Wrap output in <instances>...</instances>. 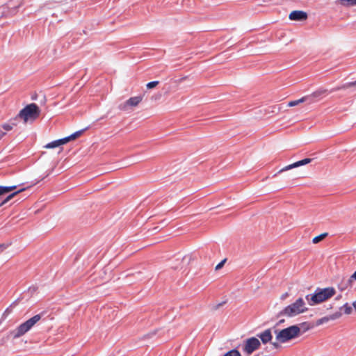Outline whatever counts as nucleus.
Returning <instances> with one entry per match:
<instances>
[{"instance_id":"7c9ffc66","label":"nucleus","mask_w":356,"mask_h":356,"mask_svg":"<svg viewBox=\"0 0 356 356\" xmlns=\"http://www.w3.org/2000/svg\"><path fill=\"white\" fill-rule=\"evenodd\" d=\"M6 133L0 131V139L5 136Z\"/></svg>"},{"instance_id":"39448f33","label":"nucleus","mask_w":356,"mask_h":356,"mask_svg":"<svg viewBox=\"0 0 356 356\" xmlns=\"http://www.w3.org/2000/svg\"><path fill=\"white\" fill-rule=\"evenodd\" d=\"M41 317L40 314L35 315L19 325L15 330L11 332L13 338L17 339L25 334L41 319Z\"/></svg>"},{"instance_id":"a211bd4d","label":"nucleus","mask_w":356,"mask_h":356,"mask_svg":"<svg viewBox=\"0 0 356 356\" xmlns=\"http://www.w3.org/2000/svg\"><path fill=\"white\" fill-rule=\"evenodd\" d=\"M23 189L22 190H19L15 193H13L12 194L9 195L1 204V205H3L4 204H6V202H8L10 200H11L15 195H17V193H19V192L22 191Z\"/></svg>"},{"instance_id":"ddd939ff","label":"nucleus","mask_w":356,"mask_h":356,"mask_svg":"<svg viewBox=\"0 0 356 356\" xmlns=\"http://www.w3.org/2000/svg\"><path fill=\"white\" fill-rule=\"evenodd\" d=\"M191 261V258L189 257H184L181 259L180 264L179 265H175L172 267L175 269H181L184 266L187 265Z\"/></svg>"},{"instance_id":"4be33fe9","label":"nucleus","mask_w":356,"mask_h":356,"mask_svg":"<svg viewBox=\"0 0 356 356\" xmlns=\"http://www.w3.org/2000/svg\"><path fill=\"white\" fill-rule=\"evenodd\" d=\"M159 81H151V82H149L147 85H146V87L148 88V89H152V88H155L158 84H159Z\"/></svg>"},{"instance_id":"bb28decb","label":"nucleus","mask_w":356,"mask_h":356,"mask_svg":"<svg viewBox=\"0 0 356 356\" xmlns=\"http://www.w3.org/2000/svg\"><path fill=\"white\" fill-rule=\"evenodd\" d=\"M353 86H356V81L346 84L345 86H343V88H348V87H350Z\"/></svg>"},{"instance_id":"9b49d317","label":"nucleus","mask_w":356,"mask_h":356,"mask_svg":"<svg viewBox=\"0 0 356 356\" xmlns=\"http://www.w3.org/2000/svg\"><path fill=\"white\" fill-rule=\"evenodd\" d=\"M311 161H312L311 159H302L301 161L295 162L293 164H291V165H289L284 167L280 172H283V171L289 170H291V169L294 168H298V167H300L301 165H304L308 164V163H309L311 162Z\"/></svg>"},{"instance_id":"1a4fd4ad","label":"nucleus","mask_w":356,"mask_h":356,"mask_svg":"<svg viewBox=\"0 0 356 356\" xmlns=\"http://www.w3.org/2000/svg\"><path fill=\"white\" fill-rule=\"evenodd\" d=\"M289 17L293 21H303L307 18V15L304 11L294 10L289 14Z\"/></svg>"},{"instance_id":"a878e982","label":"nucleus","mask_w":356,"mask_h":356,"mask_svg":"<svg viewBox=\"0 0 356 356\" xmlns=\"http://www.w3.org/2000/svg\"><path fill=\"white\" fill-rule=\"evenodd\" d=\"M280 343H281L280 342H278L277 341L275 340V341L273 342L272 343V345L275 348H278L280 346Z\"/></svg>"},{"instance_id":"b1692460","label":"nucleus","mask_w":356,"mask_h":356,"mask_svg":"<svg viewBox=\"0 0 356 356\" xmlns=\"http://www.w3.org/2000/svg\"><path fill=\"white\" fill-rule=\"evenodd\" d=\"M329 321H330V318H329V316H325V317H323V318H320V319H318V321H317V325H321V324H323V323H325L328 322Z\"/></svg>"},{"instance_id":"6e6552de","label":"nucleus","mask_w":356,"mask_h":356,"mask_svg":"<svg viewBox=\"0 0 356 356\" xmlns=\"http://www.w3.org/2000/svg\"><path fill=\"white\" fill-rule=\"evenodd\" d=\"M142 101V97L137 96L129 98L126 102L120 106L122 110H127L129 106H136Z\"/></svg>"},{"instance_id":"412c9836","label":"nucleus","mask_w":356,"mask_h":356,"mask_svg":"<svg viewBox=\"0 0 356 356\" xmlns=\"http://www.w3.org/2000/svg\"><path fill=\"white\" fill-rule=\"evenodd\" d=\"M356 280V271L349 277L347 284L352 286L354 281Z\"/></svg>"},{"instance_id":"4468645a","label":"nucleus","mask_w":356,"mask_h":356,"mask_svg":"<svg viewBox=\"0 0 356 356\" xmlns=\"http://www.w3.org/2000/svg\"><path fill=\"white\" fill-rule=\"evenodd\" d=\"M308 98H309V97L305 96V97H303L298 100L291 101L288 103V106L293 107V106H297V105L300 104V103H303V102H306Z\"/></svg>"},{"instance_id":"423d86ee","label":"nucleus","mask_w":356,"mask_h":356,"mask_svg":"<svg viewBox=\"0 0 356 356\" xmlns=\"http://www.w3.org/2000/svg\"><path fill=\"white\" fill-rule=\"evenodd\" d=\"M82 133H83V131H78L67 137L49 143L44 145V148L52 149V148H55V147H59L60 145H63L64 144H66L67 143L70 142V140H74L76 138H78L79 136H80Z\"/></svg>"},{"instance_id":"393cba45","label":"nucleus","mask_w":356,"mask_h":356,"mask_svg":"<svg viewBox=\"0 0 356 356\" xmlns=\"http://www.w3.org/2000/svg\"><path fill=\"white\" fill-rule=\"evenodd\" d=\"M225 262V260H223L221 262H220L216 266V270H219L220 268H221L222 267V266L224 265Z\"/></svg>"},{"instance_id":"cd10ccee","label":"nucleus","mask_w":356,"mask_h":356,"mask_svg":"<svg viewBox=\"0 0 356 356\" xmlns=\"http://www.w3.org/2000/svg\"><path fill=\"white\" fill-rule=\"evenodd\" d=\"M323 93V92H321V91H317V92H315L312 94V96L313 97H317L320 95H321Z\"/></svg>"},{"instance_id":"2eb2a0df","label":"nucleus","mask_w":356,"mask_h":356,"mask_svg":"<svg viewBox=\"0 0 356 356\" xmlns=\"http://www.w3.org/2000/svg\"><path fill=\"white\" fill-rule=\"evenodd\" d=\"M338 2L341 6L346 7L356 6V0H338Z\"/></svg>"},{"instance_id":"c85d7f7f","label":"nucleus","mask_w":356,"mask_h":356,"mask_svg":"<svg viewBox=\"0 0 356 356\" xmlns=\"http://www.w3.org/2000/svg\"><path fill=\"white\" fill-rule=\"evenodd\" d=\"M7 247L5 244H1L0 245V252H2L4 249H6Z\"/></svg>"},{"instance_id":"aec40b11","label":"nucleus","mask_w":356,"mask_h":356,"mask_svg":"<svg viewBox=\"0 0 356 356\" xmlns=\"http://www.w3.org/2000/svg\"><path fill=\"white\" fill-rule=\"evenodd\" d=\"M329 318L330 321L336 320L339 318L341 316V313L339 312H335L331 315H329Z\"/></svg>"},{"instance_id":"f257e3e1","label":"nucleus","mask_w":356,"mask_h":356,"mask_svg":"<svg viewBox=\"0 0 356 356\" xmlns=\"http://www.w3.org/2000/svg\"><path fill=\"white\" fill-rule=\"evenodd\" d=\"M336 293L333 287L317 289L314 294L306 296V300L312 306L319 304L332 297Z\"/></svg>"},{"instance_id":"2f4dec72","label":"nucleus","mask_w":356,"mask_h":356,"mask_svg":"<svg viewBox=\"0 0 356 356\" xmlns=\"http://www.w3.org/2000/svg\"><path fill=\"white\" fill-rule=\"evenodd\" d=\"M353 306L354 309L356 310V300L353 302Z\"/></svg>"},{"instance_id":"f3484780","label":"nucleus","mask_w":356,"mask_h":356,"mask_svg":"<svg viewBox=\"0 0 356 356\" xmlns=\"http://www.w3.org/2000/svg\"><path fill=\"white\" fill-rule=\"evenodd\" d=\"M327 235V233H323V234H320L319 236H317L316 237H314L312 240V242L314 243H318V242H320L321 241H322L326 236Z\"/></svg>"},{"instance_id":"f8f14e48","label":"nucleus","mask_w":356,"mask_h":356,"mask_svg":"<svg viewBox=\"0 0 356 356\" xmlns=\"http://www.w3.org/2000/svg\"><path fill=\"white\" fill-rule=\"evenodd\" d=\"M18 117H15L11 119L8 122L5 123L2 125V127L6 131H10L14 127L17 125Z\"/></svg>"},{"instance_id":"9d476101","label":"nucleus","mask_w":356,"mask_h":356,"mask_svg":"<svg viewBox=\"0 0 356 356\" xmlns=\"http://www.w3.org/2000/svg\"><path fill=\"white\" fill-rule=\"evenodd\" d=\"M257 337L261 339L264 344L270 342L273 339L271 330L270 329L265 330L264 332L258 334Z\"/></svg>"},{"instance_id":"dca6fc26","label":"nucleus","mask_w":356,"mask_h":356,"mask_svg":"<svg viewBox=\"0 0 356 356\" xmlns=\"http://www.w3.org/2000/svg\"><path fill=\"white\" fill-rule=\"evenodd\" d=\"M16 188L15 186H0V195L10 193Z\"/></svg>"},{"instance_id":"c756f323","label":"nucleus","mask_w":356,"mask_h":356,"mask_svg":"<svg viewBox=\"0 0 356 356\" xmlns=\"http://www.w3.org/2000/svg\"><path fill=\"white\" fill-rule=\"evenodd\" d=\"M289 294L288 293H285L281 296V299L284 300L286 297H288Z\"/></svg>"},{"instance_id":"5701e85b","label":"nucleus","mask_w":356,"mask_h":356,"mask_svg":"<svg viewBox=\"0 0 356 356\" xmlns=\"http://www.w3.org/2000/svg\"><path fill=\"white\" fill-rule=\"evenodd\" d=\"M343 308L344 309V312L346 314H350L351 312H352V307L348 305V303L345 304L343 306Z\"/></svg>"},{"instance_id":"6ab92c4d","label":"nucleus","mask_w":356,"mask_h":356,"mask_svg":"<svg viewBox=\"0 0 356 356\" xmlns=\"http://www.w3.org/2000/svg\"><path fill=\"white\" fill-rule=\"evenodd\" d=\"M223 356H241V355L238 350H232L226 353Z\"/></svg>"},{"instance_id":"7ed1b4c3","label":"nucleus","mask_w":356,"mask_h":356,"mask_svg":"<svg viewBox=\"0 0 356 356\" xmlns=\"http://www.w3.org/2000/svg\"><path fill=\"white\" fill-rule=\"evenodd\" d=\"M40 111L39 107L34 103L30 104L22 109L16 116L18 120L21 119L24 123L33 122L40 115Z\"/></svg>"},{"instance_id":"0eeeda50","label":"nucleus","mask_w":356,"mask_h":356,"mask_svg":"<svg viewBox=\"0 0 356 356\" xmlns=\"http://www.w3.org/2000/svg\"><path fill=\"white\" fill-rule=\"evenodd\" d=\"M261 345L260 341L256 337H251L245 341L243 351L248 355L252 354L254 350H257Z\"/></svg>"},{"instance_id":"f03ea898","label":"nucleus","mask_w":356,"mask_h":356,"mask_svg":"<svg viewBox=\"0 0 356 356\" xmlns=\"http://www.w3.org/2000/svg\"><path fill=\"white\" fill-rule=\"evenodd\" d=\"M308 308L303 298H299L294 302L284 307L280 313V315L287 317H294L307 312Z\"/></svg>"},{"instance_id":"20e7f679","label":"nucleus","mask_w":356,"mask_h":356,"mask_svg":"<svg viewBox=\"0 0 356 356\" xmlns=\"http://www.w3.org/2000/svg\"><path fill=\"white\" fill-rule=\"evenodd\" d=\"M300 332L298 325H291L282 330H275V339L280 343H286L297 337Z\"/></svg>"}]
</instances>
